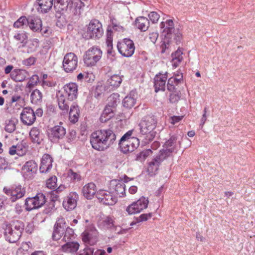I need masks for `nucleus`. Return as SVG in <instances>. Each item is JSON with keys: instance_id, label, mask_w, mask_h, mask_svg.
<instances>
[{"instance_id": "nucleus-7", "label": "nucleus", "mask_w": 255, "mask_h": 255, "mask_svg": "<svg viewBox=\"0 0 255 255\" xmlns=\"http://www.w3.org/2000/svg\"><path fill=\"white\" fill-rule=\"evenodd\" d=\"M102 51L97 47L93 46L86 51L84 55V62L87 66H95L101 59Z\"/></svg>"}, {"instance_id": "nucleus-4", "label": "nucleus", "mask_w": 255, "mask_h": 255, "mask_svg": "<svg viewBox=\"0 0 255 255\" xmlns=\"http://www.w3.org/2000/svg\"><path fill=\"white\" fill-rule=\"evenodd\" d=\"M132 130H128L120 139L119 144L121 150L124 153L132 152L139 145V139L131 137Z\"/></svg>"}, {"instance_id": "nucleus-62", "label": "nucleus", "mask_w": 255, "mask_h": 255, "mask_svg": "<svg viewBox=\"0 0 255 255\" xmlns=\"http://www.w3.org/2000/svg\"><path fill=\"white\" fill-rule=\"evenodd\" d=\"M183 118V116H172L169 119V122L172 124L175 125L179 121H180Z\"/></svg>"}, {"instance_id": "nucleus-14", "label": "nucleus", "mask_w": 255, "mask_h": 255, "mask_svg": "<svg viewBox=\"0 0 255 255\" xmlns=\"http://www.w3.org/2000/svg\"><path fill=\"white\" fill-rule=\"evenodd\" d=\"M96 197L100 202L106 205H113L117 202V198L111 192L100 190L97 192Z\"/></svg>"}, {"instance_id": "nucleus-60", "label": "nucleus", "mask_w": 255, "mask_h": 255, "mask_svg": "<svg viewBox=\"0 0 255 255\" xmlns=\"http://www.w3.org/2000/svg\"><path fill=\"white\" fill-rule=\"evenodd\" d=\"M65 189V186L64 185H60L55 190L52 191V196L53 198H55L56 200L57 199L58 195L57 194L63 191Z\"/></svg>"}, {"instance_id": "nucleus-12", "label": "nucleus", "mask_w": 255, "mask_h": 255, "mask_svg": "<svg viewBox=\"0 0 255 255\" xmlns=\"http://www.w3.org/2000/svg\"><path fill=\"white\" fill-rule=\"evenodd\" d=\"M148 204V199L144 197H142L128 206L126 211L129 215L138 213L146 209L147 207Z\"/></svg>"}, {"instance_id": "nucleus-25", "label": "nucleus", "mask_w": 255, "mask_h": 255, "mask_svg": "<svg viewBox=\"0 0 255 255\" xmlns=\"http://www.w3.org/2000/svg\"><path fill=\"white\" fill-rule=\"evenodd\" d=\"M53 159L50 155L45 154L41 159L39 168L41 173H46L49 171L52 167Z\"/></svg>"}, {"instance_id": "nucleus-10", "label": "nucleus", "mask_w": 255, "mask_h": 255, "mask_svg": "<svg viewBox=\"0 0 255 255\" xmlns=\"http://www.w3.org/2000/svg\"><path fill=\"white\" fill-rule=\"evenodd\" d=\"M117 48L123 56L127 57L131 56L135 50L133 42L128 38L124 39L122 42H119L117 44Z\"/></svg>"}, {"instance_id": "nucleus-3", "label": "nucleus", "mask_w": 255, "mask_h": 255, "mask_svg": "<svg viewBox=\"0 0 255 255\" xmlns=\"http://www.w3.org/2000/svg\"><path fill=\"white\" fill-rule=\"evenodd\" d=\"M140 130V139L144 144H147L152 141L156 133L155 131L156 121L152 117L144 118L138 125Z\"/></svg>"}, {"instance_id": "nucleus-19", "label": "nucleus", "mask_w": 255, "mask_h": 255, "mask_svg": "<svg viewBox=\"0 0 255 255\" xmlns=\"http://www.w3.org/2000/svg\"><path fill=\"white\" fill-rule=\"evenodd\" d=\"M78 199V195L76 192L70 193L63 202V207L68 211L73 210L77 206Z\"/></svg>"}, {"instance_id": "nucleus-47", "label": "nucleus", "mask_w": 255, "mask_h": 255, "mask_svg": "<svg viewBox=\"0 0 255 255\" xmlns=\"http://www.w3.org/2000/svg\"><path fill=\"white\" fill-rule=\"evenodd\" d=\"M159 167V166L155 164L154 162L151 161L148 163L147 172L148 173L149 175L153 176L156 173Z\"/></svg>"}, {"instance_id": "nucleus-63", "label": "nucleus", "mask_w": 255, "mask_h": 255, "mask_svg": "<svg viewBox=\"0 0 255 255\" xmlns=\"http://www.w3.org/2000/svg\"><path fill=\"white\" fill-rule=\"evenodd\" d=\"M8 165V162L3 157H0V170L5 169Z\"/></svg>"}, {"instance_id": "nucleus-1", "label": "nucleus", "mask_w": 255, "mask_h": 255, "mask_svg": "<svg viewBox=\"0 0 255 255\" xmlns=\"http://www.w3.org/2000/svg\"><path fill=\"white\" fill-rule=\"evenodd\" d=\"M116 135L110 129L98 130L93 132L90 136V143L92 147L98 151L107 149L114 144Z\"/></svg>"}, {"instance_id": "nucleus-43", "label": "nucleus", "mask_w": 255, "mask_h": 255, "mask_svg": "<svg viewBox=\"0 0 255 255\" xmlns=\"http://www.w3.org/2000/svg\"><path fill=\"white\" fill-rule=\"evenodd\" d=\"M40 81L39 76L37 75H33L29 78L26 87L29 89H31L34 86H36L38 83H40Z\"/></svg>"}, {"instance_id": "nucleus-28", "label": "nucleus", "mask_w": 255, "mask_h": 255, "mask_svg": "<svg viewBox=\"0 0 255 255\" xmlns=\"http://www.w3.org/2000/svg\"><path fill=\"white\" fill-rule=\"evenodd\" d=\"M97 231L91 230L85 231L82 234V241L86 244L90 245H94L97 242Z\"/></svg>"}, {"instance_id": "nucleus-46", "label": "nucleus", "mask_w": 255, "mask_h": 255, "mask_svg": "<svg viewBox=\"0 0 255 255\" xmlns=\"http://www.w3.org/2000/svg\"><path fill=\"white\" fill-rule=\"evenodd\" d=\"M152 154V151L150 149H147L139 152L137 155L136 159L140 161H144Z\"/></svg>"}, {"instance_id": "nucleus-21", "label": "nucleus", "mask_w": 255, "mask_h": 255, "mask_svg": "<svg viewBox=\"0 0 255 255\" xmlns=\"http://www.w3.org/2000/svg\"><path fill=\"white\" fill-rule=\"evenodd\" d=\"M110 189L113 190L116 194L120 197H122L125 195L126 185L122 181L112 180L110 182Z\"/></svg>"}, {"instance_id": "nucleus-30", "label": "nucleus", "mask_w": 255, "mask_h": 255, "mask_svg": "<svg viewBox=\"0 0 255 255\" xmlns=\"http://www.w3.org/2000/svg\"><path fill=\"white\" fill-rule=\"evenodd\" d=\"M53 2V0H37L38 11L42 13L47 12L51 8Z\"/></svg>"}, {"instance_id": "nucleus-9", "label": "nucleus", "mask_w": 255, "mask_h": 255, "mask_svg": "<svg viewBox=\"0 0 255 255\" xmlns=\"http://www.w3.org/2000/svg\"><path fill=\"white\" fill-rule=\"evenodd\" d=\"M46 198L44 194L37 193L33 197L27 198L25 200V205L27 211L38 209L44 205L46 202Z\"/></svg>"}, {"instance_id": "nucleus-53", "label": "nucleus", "mask_w": 255, "mask_h": 255, "mask_svg": "<svg viewBox=\"0 0 255 255\" xmlns=\"http://www.w3.org/2000/svg\"><path fill=\"white\" fill-rule=\"evenodd\" d=\"M107 50L108 54H112L113 49V39L111 36H108L106 39Z\"/></svg>"}, {"instance_id": "nucleus-24", "label": "nucleus", "mask_w": 255, "mask_h": 255, "mask_svg": "<svg viewBox=\"0 0 255 255\" xmlns=\"http://www.w3.org/2000/svg\"><path fill=\"white\" fill-rule=\"evenodd\" d=\"M166 73L164 74L159 73L157 74L154 79L155 91L157 92L159 90L164 91L165 88V84L167 76Z\"/></svg>"}, {"instance_id": "nucleus-44", "label": "nucleus", "mask_w": 255, "mask_h": 255, "mask_svg": "<svg viewBox=\"0 0 255 255\" xmlns=\"http://www.w3.org/2000/svg\"><path fill=\"white\" fill-rule=\"evenodd\" d=\"M28 23V19H27L25 16H21L19 17L13 24V26L15 28H24V27L27 26Z\"/></svg>"}, {"instance_id": "nucleus-38", "label": "nucleus", "mask_w": 255, "mask_h": 255, "mask_svg": "<svg viewBox=\"0 0 255 255\" xmlns=\"http://www.w3.org/2000/svg\"><path fill=\"white\" fill-rule=\"evenodd\" d=\"M169 156H170V152L169 151L165 152L162 149L160 151L158 155L153 158L152 161L154 162L155 164L159 166L161 163Z\"/></svg>"}, {"instance_id": "nucleus-26", "label": "nucleus", "mask_w": 255, "mask_h": 255, "mask_svg": "<svg viewBox=\"0 0 255 255\" xmlns=\"http://www.w3.org/2000/svg\"><path fill=\"white\" fill-rule=\"evenodd\" d=\"M10 76L15 82H22L29 76V73L25 70L15 69L11 72Z\"/></svg>"}, {"instance_id": "nucleus-31", "label": "nucleus", "mask_w": 255, "mask_h": 255, "mask_svg": "<svg viewBox=\"0 0 255 255\" xmlns=\"http://www.w3.org/2000/svg\"><path fill=\"white\" fill-rule=\"evenodd\" d=\"M79 246L80 245L77 242H66L61 246V250L64 253L73 254L78 250Z\"/></svg>"}, {"instance_id": "nucleus-54", "label": "nucleus", "mask_w": 255, "mask_h": 255, "mask_svg": "<svg viewBox=\"0 0 255 255\" xmlns=\"http://www.w3.org/2000/svg\"><path fill=\"white\" fill-rule=\"evenodd\" d=\"M148 17L152 23H156L160 17V15L156 11H152L148 14Z\"/></svg>"}, {"instance_id": "nucleus-17", "label": "nucleus", "mask_w": 255, "mask_h": 255, "mask_svg": "<svg viewBox=\"0 0 255 255\" xmlns=\"http://www.w3.org/2000/svg\"><path fill=\"white\" fill-rule=\"evenodd\" d=\"M20 119L24 125L31 126L35 121V114L32 108L25 107L20 114Z\"/></svg>"}, {"instance_id": "nucleus-20", "label": "nucleus", "mask_w": 255, "mask_h": 255, "mask_svg": "<svg viewBox=\"0 0 255 255\" xmlns=\"http://www.w3.org/2000/svg\"><path fill=\"white\" fill-rule=\"evenodd\" d=\"M28 148V146L26 143L22 141L9 147L8 152L11 155L17 154L18 156H22L26 153Z\"/></svg>"}, {"instance_id": "nucleus-16", "label": "nucleus", "mask_w": 255, "mask_h": 255, "mask_svg": "<svg viewBox=\"0 0 255 255\" xmlns=\"http://www.w3.org/2000/svg\"><path fill=\"white\" fill-rule=\"evenodd\" d=\"M66 226V222L64 218H59L55 223L52 236L53 240L57 241L61 239L64 234Z\"/></svg>"}, {"instance_id": "nucleus-64", "label": "nucleus", "mask_w": 255, "mask_h": 255, "mask_svg": "<svg viewBox=\"0 0 255 255\" xmlns=\"http://www.w3.org/2000/svg\"><path fill=\"white\" fill-rule=\"evenodd\" d=\"M158 37V34L156 32H153L149 34V39H150L151 41L153 43H155Z\"/></svg>"}, {"instance_id": "nucleus-41", "label": "nucleus", "mask_w": 255, "mask_h": 255, "mask_svg": "<svg viewBox=\"0 0 255 255\" xmlns=\"http://www.w3.org/2000/svg\"><path fill=\"white\" fill-rule=\"evenodd\" d=\"M17 122V120L14 118L6 120L4 127L5 130L9 133L13 132L16 129Z\"/></svg>"}, {"instance_id": "nucleus-27", "label": "nucleus", "mask_w": 255, "mask_h": 255, "mask_svg": "<svg viewBox=\"0 0 255 255\" xmlns=\"http://www.w3.org/2000/svg\"><path fill=\"white\" fill-rule=\"evenodd\" d=\"M97 188L96 185L90 182L85 185L82 188V194L87 199H91L96 194Z\"/></svg>"}, {"instance_id": "nucleus-59", "label": "nucleus", "mask_w": 255, "mask_h": 255, "mask_svg": "<svg viewBox=\"0 0 255 255\" xmlns=\"http://www.w3.org/2000/svg\"><path fill=\"white\" fill-rule=\"evenodd\" d=\"M180 98V96L177 93H172L169 96V101L171 103L177 102Z\"/></svg>"}, {"instance_id": "nucleus-51", "label": "nucleus", "mask_w": 255, "mask_h": 255, "mask_svg": "<svg viewBox=\"0 0 255 255\" xmlns=\"http://www.w3.org/2000/svg\"><path fill=\"white\" fill-rule=\"evenodd\" d=\"M57 177L53 176L50 177L46 181V185L48 188L52 189H55L56 187Z\"/></svg>"}, {"instance_id": "nucleus-57", "label": "nucleus", "mask_w": 255, "mask_h": 255, "mask_svg": "<svg viewBox=\"0 0 255 255\" xmlns=\"http://www.w3.org/2000/svg\"><path fill=\"white\" fill-rule=\"evenodd\" d=\"M172 36H173V38L177 44L181 41L182 38V33L179 30H177L176 32L172 33V35L170 36V38H171Z\"/></svg>"}, {"instance_id": "nucleus-15", "label": "nucleus", "mask_w": 255, "mask_h": 255, "mask_svg": "<svg viewBox=\"0 0 255 255\" xmlns=\"http://www.w3.org/2000/svg\"><path fill=\"white\" fill-rule=\"evenodd\" d=\"M66 134V129L62 126L61 123L59 125H56L48 129V135L51 140L57 141L63 138Z\"/></svg>"}, {"instance_id": "nucleus-48", "label": "nucleus", "mask_w": 255, "mask_h": 255, "mask_svg": "<svg viewBox=\"0 0 255 255\" xmlns=\"http://www.w3.org/2000/svg\"><path fill=\"white\" fill-rule=\"evenodd\" d=\"M102 224L104 229H109L114 226V220L110 217H106L104 218L102 221Z\"/></svg>"}, {"instance_id": "nucleus-8", "label": "nucleus", "mask_w": 255, "mask_h": 255, "mask_svg": "<svg viewBox=\"0 0 255 255\" xmlns=\"http://www.w3.org/2000/svg\"><path fill=\"white\" fill-rule=\"evenodd\" d=\"M119 97L117 94H113L109 97V104L105 107L100 118L101 122H106L114 116L113 109L117 106V103L119 102Z\"/></svg>"}, {"instance_id": "nucleus-6", "label": "nucleus", "mask_w": 255, "mask_h": 255, "mask_svg": "<svg viewBox=\"0 0 255 255\" xmlns=\"http://www.w3.org/2000/svg\"><path fill=\"white\" fill-rule=\"evenodd\" d=\"M87 27L86 37L87 39H99L103 36L104 30L102 24L98 20H91Z\"/></svg>"}, {"instance_id": "nucleus-58", "label": "nucleus", "mask_w": 255, "mask_h": 255, "mask_svg": "<svg viewBox=\"0 0 255 255\" xmlns=\"http://www.w3.org/2000/svg\"><path fill=\"white\" fill-rule=\"evenodd\" d=\"M76 137V132L75 130H71L67 136V141L69 143L73 142Z\"/></svg>"}, {"instance_id": "nucleus-49", "label": "nucleus", "mask_w": 255, "mask_h": 255, "mask_svg": "<svg viewBox=\"0 0 255 255\" xmlns=\"http://www.w3.org/2000/svg\"><path fill=\"white\" fill-rule=\"evenodd\" d=\"M11 228L16 232H19V234L21 235L22 232L23 230V224L22 222L18 221L14 222L10 226Z\"/></svg>"}, {"instance_id": "nucleus-11", "label": "nucleus", "mask_w": 255, "mask_h": 255, "mask_svg": "<svg viewBox=\"0 0 255 255\" xmlns=\"http://www.w3.org/2000/svg\"><path fill=\"white\" fill-rule=\"evenodd\" d=\"M78 57L73 53H67L64 57L62 66L66 72H72L75 70L78 66Z\"/></svg>"}, {"instance_id": "nucleus-33", "label": "nucleus", "mask_w": 255, "mask_h": 255, "mask_svg": "<svg viewBox=\"0 0 255 255\" xmlns=\"http://www.w3.org/2000/svg\"><path fill=\"white\" fill-rule=\"evenodd\" d=\"M135 25L141 31H145L149 26V21L147 18L144 16H139L136 18Z\"/></svg>"}, {"instance_id": "nucleus-42", "label": "nucleus", "mask_w": 255, "mask_h": 255, "mask_svg": "<svg viewBox=\"0 0 255 255\" xmlns=\"http://www.w3.org/2000/svg\"><path fill=\"white\" fill-rule=\"evenodd\" d=\"M62 241L64 242H70L75 238L74 230L70 228H66L64 233Z\"/></svg>"}, {"instance_id": "nucleus-40", "label": "nucleus", "mask_w": 255, "mask_h": 255, "mask_svg": "<svg viewBox=\"0 0 255 255\" xmlns=\"http://www.w3.org/2000/svg\"><path fill=\"white\" fill-rule=\"evenodd\" d=\"M13 38L15 40L19 42L18 43L21 44L18 46L19 47H24L27 42L28 36L26 33L24 32L15 33L13 36Z\"/></svg>"}, {"instance_id": "nucleus-2", "label": "nucleus", "mask_w": 255, "mask_h": 255, "mask_svg": "<svg viewBox=\"0 0 255 255\" xmlns=\"http://www.w3.org/2000/svg\"><path fill=\"white\" fill-rule=\"evenodd\" d=\"M78 85L75 83H69L64 85L61 91L57 94L59 109L64 113H68L69 108V101L77 98Z\"/></svg>"}, {"instance_id": "nucleus-35", "label": "nucleus", "mask_w": 255, "mask_h": 255, "mask_svg": "<svg viewBox=\"0 0 255 255\" xmlns=\"http://www.w3.org/2000/svg\"><path fill=\"white\" fill-rule=\"evenodd\" d=\"M183 52L180 49H178L174 53L171 54L172 65L173 67H177L183 60Z\"/></svg>"}, {"instance_id": "nucleus-32", "label": "nucleus", "mask_w": 255, "mask_h": 255, "mask_svg": "<svg viewBox=\"0 0 255 255\" xmlns=\"http://www.w3.org/2000/svg\"><path fill=\"white\" fill-rule=\"evenodd\" d=\"M69 114V120L71 123L75 124L78 121L80 110L77 104L73 103L72 105H71Z\"/></svg>"}, {"instance_id": "nucleus-56", "label": "nucleus", "mask_w": 255, "mask_h": 255, "mask_svg": "<svg viewBox=\"0 0 255 255\" xmlns=\"http://www.w3.org/2000/svg\"><path fill=\"white\" fill-rule=\"evenodd\" d=\"M40 84L43 88L46 89L48 87L55 86L56 83L49 81L42 80L41 81H40Z\"/></svg>"}, {"instance_id": "nucleus-13", "label": "nucleus", "mask_w": 255, "mask_h": 255, "mask_svg": "<svg viewBox=\"0 0 255 255\" xmlns=\"http://www.w3.org/2000/svg\"><path fill=\"white\" fill-rule=\"evenodd\" d=\"M3 192L9 197V199L13 202L21 198L25 194V188L19 185L13 186L10 188L4 187Z\"/></svg>"}, {"instance_id": "nucleus-29", "label": "nucleus", "mask_w": 255, "mask_h": 255, "mask_svg": "<svg viewBox=\"0 0 255 255\" xmlns=\"http://www.w3.org/2000/svg\"><path fill=\"white\" fill-rule=\"evenodd\" d=\"M4 236L7 241L13 243L19 239L21 235L18 231L16 232L11 227L7 226L4 230Z\"/></svg>"}, {"instance_id": "nucleus-5", "label": "nucleus", "mask_w": 255, "mask_h": 255, "mask_svg": "<svg viewBox=\"0 0 255 255\" xmlns=\"http://www.w3.org/2000/svg\"><path fill=\"white\" fill-rule=\"evenodd\" d=\"M54 6L59 11L69 10L75 16L81 14V6L78 7L73 0H55Z\"/></svg>"}, {"instance_id": "nucleus-52", "label": "nucleus", "mask_w": 255, "mask_h": 255, "mask_svg": "<svg viewBox=\"0 0 255 255\" xmlns=\"http://www.w3.org/2000/svg\"><path fill=\"white\" fill-rule=\"evenodd\" d=\"M36 61V58L34 57L31 56L22 61V64L28 67H30L34 65Z\"/></svg>"}, {"instance_id": "nucleus-55", "label": "nucleus", "mask_w": 255, "mask_h": 255, "mask_svg": "<svg viewBox=\"0 0 255 255\" xmlns=\"http://www.w3.org/2000/svg\"><path fill=\"white\" fill-rule=\"evenodd\" d=\"M94 249L91 247H86L84 250H81L78 255H93Z\"/></svg>"}, {"instance_id": "nucleus-50", "label": "nucleus", "mask_w": 255, "mask_h": 255, "mask_svg": "<svg viewBox=\"0 0 255 255\" xmlns=\"http://www.w3.org/2000/svg\"><path fill=\"white\" fill-rule=\"evenodd\" d=\"M178 84L179 83H177V81H175L173 77L170 78L167 84V90L170 92H174L175 90V86Z\"/></svg>"}, {"instance_id": "nucleus-23", "label": "nucleus", "mask_w": 255, "mask_h": 255, "mask_svg": "<svg viewBox=\"0 0 255 255\" xmlns=\"http://www.w3.org/2000/svg\"><path fill=\"white\" fill-rule=\"evenodd\" d=\"M22 170L24 174L31 178L37 172V164L33 160H29L24 164L22 168Z\"/></svg>"}, {"instance_id": "nucleus-39", "label": "nucleus", "mask_w": 255, "mask_h": 255, "mask_svg": "<svg viewBox=\"0 0 255 255\" xmlns=\"http://www.w3.org/2000/svg\"><path fill=\"white\" fill-rule=\"evenodd\" d=\"M122 81V78L119 75H114L108 79L107 84L113 89L119 87Z\"/></svg>"}, {"instance_id": "nucleus-61", "label": "nucleus", "mask_w": 255, "mask_h": 255, "mask_svg": "<svg viewBox=\"0 0 255 255\" xmlns=\"http://www.w3.org/2000/svg\"><path fill=\"white\" fill-rule=\"evenodd\" d=\"M152 216V214L151 213L148 214H142L137 219V222H140L143 221H145L147 220L148 219L150 218Z\"/></svg>"}, {"instance_id": "nucleus-45", "label": "nucleus", "mask_w": 255, "mask_h": 255, "mask_svg": "<svg viewBox=\"0 0 255 255\" xmlns=\"http://www.w3.org/2000/svg\"><path fill=\"white\" fill-rule=\"evenodd\" d=\"M135 99L131 97L130 95L126 96L123 101V106L128 108H132L135 105Z\"/></svg>"}, {"instance_id": "nucleus-18", "label": "nucleus", "mask_w": 255, "mask_h": 255, "mask_svg": "<svg viewBox=\"0 0 255 255\" xmlns=\"http://www.w3.org/2000/svg\"><path fill=\"white\" fill-rule=\"evenodd\" d=\"M178 139V136L172 135L170 136L169 139L164 143V147L165 149L163 150L165 152L169 151L170 152V156L172 155L173 152L177 150L178 147H180L181 141L180 140L177 141Z\"/></svg>"}, {"instance_id": "nucleus-34", "label": "nucleus", "mask_w": 255, "mask_h": 255, "mask_svg": "<svg viewBox=\"0 0 255 255\" xmlns=\"http://www.w3.org/2000/svg\"><path fill=\"white\" fill-rule=\"evenodd\" d=\"M29 136L32 142L35 143L39 144L43 140L40 130L36 127H33L31 128L29 132Z\"/></svg>"}, {"instance_id": "nucleus-37", "label": "nucleus", "mask_w": 255, "mask_h": 255, "mask_svg": "<svg viewBox=\"0 0 255 255\" xmlns=\"http://www.w3.org/2000/svg\"><path fill=\"white\" fill-rule=\"evenodd\" d=\"M43 94L38 89L33 90L30 94L31 102L35 105H38L42 101Z\"/></svg>"}, {"instance_id": "nucleus-22", "label": "nucleus", "mask_w": 255, "mask_h": 255, "mask_svg": "<svg viewBox=\"0 0 255 255\" xmlns=\"http://www.w3.org/2000/svg\"><path fill=\"white\" fill-rule=\"evenodd\" d=\"M160 27L162 29V33H164L165 36L168 39H170V36L172 35V32H174L175 31L174 22L171 19L161 22Z\"/></svg>"}, {"instance_id": "nucleus-36", "label": "nucleus", "mask_w": 255, "mask_h": 255, "mask_svg": "<svg viewBox=\"0 0 255 255\" xmlns=\"http://www.w3.org/2000/svg\"><path fill=\"white\" fill-rule=\"evenodd\" d=\"M28 25L34 31H37L39 30H42V21L40 18L36 17L28 19Z\"/></svg>"}]
</instances>
